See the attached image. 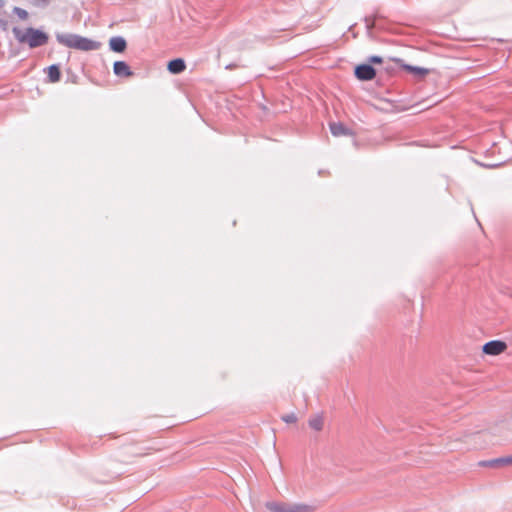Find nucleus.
<instances>
[{"label":"nucleus","instance_id":"obj_19","mask_svg":"<svg viewBox=\"0 0 512 512\" xmlns=\"http://www.w3.org/2000/svg\"><path fill=\"white\" fill-rule=\"evenodd\" d=\"M385 71L388 73V74H392L394 72V67L391 66V65H387L385 67Z\"/></svg>","mask_w":512,"mask_h":512},{"label":"nucleus","instance_id":"obj_4","mask_svg":"<svg viewBox=\"0 0 512 512\" xmlns=\"http://www.w3.org/2000/svg\"><path fill=\"white\" fill-rule=\"evenodd\" d=\"M354 75L360 81H370L376 77V69L367 62L362 63L355 66Z\"/></svg>","mask_w":512,"mask_h":512},{"label":"nucleus","instance_id":"obj_6","mask_svg":"<svg viewBox=\"0 0 512 512\" xmlns=\"http://www.w3.org/2000/svg\"><path fill=\"white\" fill-rule=\"evenodd\" d=\"M393 61H395L406 72L413 74L418 79L424 78L430 72L429 69L423 67L405 64L404 61L400 58H394Z\"/></svg>","mask_w":512,"mask_h":512},{"label":"nucleus","instance_id":"obj_3","mask_svg":"<svg viewBox=\"0 0 512 512\" xmlns=\"http://www.w3.org/2000/svg\"><path fill=\"white\" fill-rule=\"evenodd\" d=\"M265 507L271 512H314L315 507L304 503L266 502Z\"/></svg>","mask_w":512,"mask_h":512},{"label":"nucleus","instance_id":"obj_7","mask_svg":"<svg viewBox=\"0 0 512 512\" xmlns=\"http://www.w3.org/2000/svg\"><path fill=\"white\" fill-rule=\"evenodd\" d=\"M329 128L331 134L335 137L354 135L353 131L341 122H331Z\"/></svg>","mask_w":512,"mask_h":512},{"label":"nucleus","instance_id":"obj_5","mask_svg":"<svg viewBox=\"0 0 512 512\" xmlns=\"http://www.w3.org/2000/svg\"><path fill=\"white\" fill-rule=\"evenodd\" d=\"M507 349L506 342L502 340H491L482 346V352L486 355L496 356Z\"/></svg>","mask_w":512,"mask_h":512},{"label":"nucleus","instance_id":"obj_12","mask_svg":"<svg viewBox=\"0 0 512 512\" xmlns=\"http://www.w3.org/2000/svg\"><path fill=\"white\" fill-rule=\"evenodd\" d=\"M48 82L56 83L61 79V70L59 64H52L47 68Z\"/></svg>","mask_w":512,"mask_h":512},{"label":"nucleus","instance_id":"obj_17","mask_svg":"<svg viewBox=\"0 0 512 512\" xmlns=\"http://www.w3.org/2000/svg\"><path fill=\"white\" fill-rule=\"evenodd\" d=\"M367 63L372 66H373V64H382L383 58L378 55H372V56L368 57Z\"/></svg>","mask_w":512,"mask_h":512},{"label":"nucleus","instance_id":"obj_15","mask_svg":"<svg viewBox=\"0 0 512 512\" xmlns=\"http://www.w3.org/2000/svg\"><path fill=\"white\" fill-rule=\"evenodd\" d=\"M13 13L16 14L21 20H26L28 18V12L20 7H14Z\"/></svg>","mask_w":512,"mask_h":512},{"label":"nucleus","instance_id":"obj_22","mask_svg":"<svg viewBox=\"0 0 512 512\" xmlns=\"http://www.w3.org/2000/svg\"><path fill=\"white\" fill-rule=\"evenodd\" d=\"M234 67H235V65H227L226 66L227 69H231V68H234Z\"/></svg>","mask_w":512,"mask_h":512},{"label":"nucleus","instance_id":"obj_10","mask_svg":"<svg viewBox=\"0 0 512 512\" xmlns=\"http://www.w3.org/2000/svg\"><path fill=\"white\" fill-rule=\"evenodd\" d=\"M109 48L115 53H123L127 48V42L122 36H114L109 40Z\"/></svg>","mask_w":512,"mask_h":512},{"label":"nucleus","instance_id":"obj_8","mask_svg":"<svg viewBox=\"0 0 512 512\" xmlns=\"http://www.w3.org/2000/svg\"><path fill=\"white\" fill-rule=\"evenodd\" d=\"M113 72L118 77H132L134 72L125 61H115L113 64Z\"/></svg>","mask_w":512,"mask_h":512},{"label":"nucleus","instance_id":"obj_20","mask_svg":"<svg viewBox=\"0 0 512 512\" xmlns=\"http://www.w3.org/2000/svg\"><path fill=\"white\" fill-rule=\"evenodd\" d=\"M146 454L147 453H144V452H136V453H134L135 456H139V457L144 456Z\"/></svg>","mask_w":512,"mask_h":512},{"label":"nucleus","instance_id":"obj_21","mask_svg":"<svg viewBox=\"0 0 512 512\" xmlns=\"http://www.w3.org/2000/svg\"><path fill=\"white\" fill-rule=\"evenodd\" d=\"M4 6H5V1L4 0H0V9H2Z\"/></svg>","mask_w":512,"mask_h":512},{"label":"nucleus","instance_id":"obj_18","mask_svg":"<svg viewBox=\"0 0 512 512\" xmlns=\"http://www.w3.org/2000/svg\"><path fill=\"white\" fill-rule=\"evenodd\" d=\"M0 28L3 31H6L8 29V21L5 19H0Z\"/></svg>","mask_w":512,"mask_h":512},{"label":"nucleus","instance_id":"obj_9","mask_svg":"<svg viewBox=\"0 0 512 512\" xmlns=\"http://www.w3.org/2000/svg\"><path fill=\"white\" fill-rule=\"evenodd\" d=\"M479 465L483 466V467H492V468L503 466V465H512V455L495 458V459H491V460L480 461Z\"/></svg>","mask_w":512,"mask_h":512},{"label":"nucleus","instance_id":"obj_2","mask_svg":"<svg viewBox=\"0 0 512 512\" xmlns=\"http://www.w3.org/2000/svg\"><path fill=\"white\" fill-rule=\"evenodd\" d=\"M56 39L60 44L80 51H93L98 50L101 47V43L99 41L73 33H57Z\"/></svg>","mask_w":512,"mask_h":512},{"label":"nucleus","instance_id":"obj_13","mask_svg":"<svg viewBox=\"0 0 512 512\" xmlns=\"http://www.w3.org/2000/svg\"><path fill=\"white\" fill-rule=\"evenodd\" d=\"M308 425L315 431H321L324 426V420L321 415H315L308 420Z\"/></svg>","mask_w":512,"mask_h":512},{"label":"nucleus","instance_id":"obj_16","mask_svg":"<svg viewBox=\"0 0 512 512\" xmlns=\"http://www.w3.org/2000/svg\"><path fill=\"white\" fill-rule=\"evenodd\" d=\"M50 2V0H31V4L39 8H46L49 6Z\"/></svg>","mask_w":512,"mask_h":512},{"label":"nucleus","instance_id":"obj_14","mask_svg":"<svg viewBox=\"0 0 512 512\" xmlns=\"http://www.w3.org/2000/svg\"><path fill=\"white\" fill-rule=\"evenodd\" d=\"M281 420L287 424L296 423L298 418L295 413H289L281 416Z\"/></svg>","mask_w":512,"mask_h":512},{"label":"nucleus","instance_id":"obj_11","mask_svg":"<svg viewBox=\"0 0 512 512\" xmlns=\"http://www.w3.org/2000/svg\"><path fill=\"white\" fill-rule=\"evenodd\" d=\"M186 69V63L182 58H175L168 62L167 70L171 74H180Z\"/></svg>","mask_w":512,"mask_h":512},{"label":"nucleus","instance_id":"obj_1","mask_svg":"<svg viewBox=\"0 0 512 512\" xmlns=\"http://www.w3.org/2000/svg\"><path fill=\"white\" fill-rule=\"evenodd\" d=\"M12 32L19 43H26L31 49L44 46L49 41V35L46 32L33 27L26 28L24 32L20 28L14 27Z\"/></svg>","mask_w":512,"mask_h":512}]
</instances>
